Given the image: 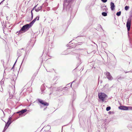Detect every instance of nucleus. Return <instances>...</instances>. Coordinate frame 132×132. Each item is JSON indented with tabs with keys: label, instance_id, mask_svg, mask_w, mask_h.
<instances>
[{
	"label": "nucleus",
	"instance_id": "1",
	"mask_svg": "<svg viewBox=\"0 0 132 132\" xmlns=\"http://www.w3.org/2000/svg\"><path fill=\"white\" fill-rule=\"evenodd\" d=\"M32 24H30V23L29 24H27L23 26L21 29L18 32L19 34H21L23 32H24L28 30L30 27L32 25ZM18 32H17V33Z\"/></svg>",
	"mask_w": 132,
	"mask_h": 132
},
{
	"label": "nucleus",
	"instance_id": "2",
	"mask_svg": "<svg viewBox=\"0 0 132 132\" xmlns=\"http://www.w3.org/2000/svg\"><path fill=\"white\" fill-rule=\"evenodd\" d=\"M42 9V7L39 5L37 4L35 6H34L33 9L31 10V15L32 18L33 17V13H32V11L35 9V11L38 12L40 10H41Z\"/></svg>",
	"mask_w": 132,
	"mask_h": 132
},
{
	"label": "nucleus",
	"instance_id": "3",
	"mask_svg": "<svg viewBox=\"0 0 132 132\" xmlns=\"http://www.w3.org/2000/svg\"><path fill=\"white\" fill-rule=\"evenodd\" d=\"M106 95L104 93H98V96L99 99L103 102L105 98L107 97Z\"/></svg>",
	"mask_w": 132,
	"mask_h": 132
},
{
	"label": "nucleus",
	"instance_id": "4",
	"mask_svg": "<svg viewBox=\"0 0 132 132\" xmlns=\"http://www.w3.org/2000/svg\"><path fill=\"white\" fill-rule=\"evenodd\" d=\"M131 20L130 19H128L127 22L126 27L128 31H129L130 27Z\"/></svg>",
	"mask_w": 132,
	"mask_h": 132
},
{
	"label": "nucleus",
	"instance_id": "5",
	"mask_svg": "<svg viewBox=\"0 0 132 132\" xmlns=\"http://www.w3.org/2000/svg\"><path fill=\"white\" fill-rule=\"evenodd\" d=\"M11 118L10 117L9 118V120L6 123L4 130L5 131L9 126L10 124L11 123Z\"/></svg>",
	"mask_w": 132,
	"mask_h": 132
},
{
	"label": "nucleus",
	"instance_id": "6",
	"mask_svg": "<svg viewBox=\"0 0 132 132\" xmlns=\"http://www.w3.org/2000/svg\"><path fill=\"white\" fill-rule=\"evenodd\" d=\"M106 78L109 80H111L113 79L112 77L111 76L110 73L107 72L105 73Z\"/></svg>",
	"mask_w": 132,
	"mask_h": 132
},
{
	"label": "nucleus",
	"instance_id": "7",
	"mask_svg": "<svg viewBox=\"0 0 132 132\" xmlns=\"http://www.w3.org/2000/svg\"><path fill=\"white\" fill-rule=\"evenodd\" d=\"M37 100L39 103L44 105L48 106L49 105L48 103L46 102L41 100L38 99Z\"/></svg>",
	"mask_w": 132,
	"mask_h": 132
},
{
	"label": "nucleus",
	"instance_id": "8",
	"mask_svg": "<svg viewBox=\"0 0 132 132\" xmlns=\"http://www.w3.org/2000/svg\"><path fill=\"white\" fill-rule=\"evenodd\" d=\"M119 108L121 110H128V107L127 106H120L119 107Z\"/></svg>",
	"mask_w": 132,
	"mask_h": 132
},
{
	"label": "nucleus",
	"instance_id": "9",
	"mask_svg": "<svg viewBox=\"0 0 132 132\" xmlns=\"http://www.w3.org/2000/svg\"><path fill=\"white\" fill-rule=\"evenodd\" d=\"M27 111V110L26 109L22 110L20 111L17 112V113H19V114L20 115L25 112Z\"/></svg>",
	"mask_w": 132,
	"mask_h": 132
},
{
	"label": "nucleus",
	"instance_id": "10",
	"mask_svg": "<svg viewBox=\"0 0 132 132\" xmlns=\"http://www.w3.org/2000/svg\"><path fill=\"white\" fill-rule=\"evenodd\" d=\"M27 111V110L26 109L22 110L20 111L17 112V113H19V114L20 115L25 112Z\"/></svg>",
	"mask_w": 132,
	"mask_h": 132
},
{
	"label": "nucleus",
	"instance_id": "11",
	"mask_svg": "<svg viewBox=\"0 0 132 132\" xmlns=\"http://www.w3.org/2000/svg\"><path fill=\"white\" fill-rule=\"evenodd\" d=\"M39 16H37L35 19L30 22V24H32V25H33L34 22L36 21V20H39Z\"/></svg>",
	"mask_w": 132,
	"mask_h": 132
},
{
	"label": "nucleus",
	"instance_id": "12",
	"mask_svg": "<svg viewBox=\"0 0 132 132\" xmlns=\"http://www.w3.org/2000/svg\"><path fill=\"white\" fill-rule=\"evenodd\" d=\"M110 6L111 9L112 10H113L114 9V8L115 7L114 3H113L111 2V3Z\"/></svg>",
	"mask_w": 132,
	"mask_h": 132
},
{
	"label": "nucleus",
	"instance_id": "13",
	"mask_svg": "<svg viewBox=\"0 0 132 132\" xmlns=\"http://www.w3.org/2000/svg\"><path fill=\"white\" fill-rule=\"evenodd\" d=\"M102 15L104 16H106L107 15V13H106L103 12L102 13Z\"/></svg>",
	"mask_w": 132,
	"mask_h": 132
},
{
	"label": "nucleus",
	"instance_id": "14",
	"mask_svg": "<svg viewBox=\"0 0 132 132\" xmlns=\"http://www.w3.org/2000/svg\"><path fill=\"white\" fill-rule=\"evenodd\" d=\"M121 14V12L119 11V12H117L116 13V15L118 16H119Z\"/></svg>",
	"mask_w": 132,
	"mask_h": 132
},
{
	"label": "nucleus",
	"instance_id": "15",
	"mask_svg": "<svg viewBox=\"0 0 132 132\" xmlns=\"http://www.w3.org/2000/svg\"><path fill=\"white\" fill-rule=\"evenodd\" d=\"M111 109V107L110 106L107 107L106 108V110L107 111H109Z\"/></svg>",
	"mask_w": 132,
	"mask_h": 132
},
{
	"label": "nucleus",
	"instance_id": "16",
	"mask_svg": "<svg viewBox=\"0 0 132 132\" xmlns=\"http://www.w3.org/2000/svg\"><path fill=\"white\" fill-rule=\"evenodd\" d=\"M129 6H126L125 7V9L126 10H127L129 9Z\"/></svg>",
	"mask_w": 132,
	"mask_h": 132
},
{
	"label": "nucleus",
	"instance_id": "17",
	"mask_svg": "<svg viewBox=\"0 0 132 132\" xmlns=\"http://www.w3.org/2000/svg\"><path fill=\"white\" fill-rule=\"evenodd\" d=\"M101 1L104 3H105L107 1V0H101Z\"/></svg>",
	"mask_w": 132,
	"mask_h": 132
},
{
	"label": "nucleus",
	"instance_id": "18",
	"mask_svg": "<svg viewBox=\"0 0 132 132\" xmlns=\"http://www.w3.org/2000/svg\"><path fill=\"white\" fill-rule=\"evenodd\" d=\"M128 109H129L130 110H132V107L131 106H128Z\"/></svg>",
	"mask_w": 132,
	"mask_h": 132
},
{
	"label": "nucleus",
	"instance_id": "19",
	"mask_svg": "<svg viewBox=\"0 0 132 132\" xmlns=\"http://www.w3.org/2000/svg\"><path fill=\"white\" fill-rule=\"evenodd\" d=\"M4 1V0H3V1H2V2H1L0 3V5H1V3H2V2H3Z\"/></svg>",
	"mask_w": 132,
	"mask_h": 132
},
{
	"label": "nucleus",
	"instance_id": "20",
	"mask_svg": "<svg viewBox=\"0 0 132 132\" xmlns=\"http://www.w3.org/2000/svg\"><path fill=\"white\" fill-rule=\"evenodd\" d=\"M109 113H111V111H109Z\"/></svg>",
	"mask_w": 132,
	"mask_h": 132
},
{
	"label": "nucleus",
	"instance_id": "21",
	"mask_svg": "<svg viewBox=\"0 0 132 132\" xmlns=\"http://www.w3.org/2000/svg\"><path fill=\"white\" fill-rule=\"evenodd\" d=\"M109 113H111V111H109Z\"/></svg>",
	"mask_w": 132,
	"mask_h": 132
}]
</instances>
